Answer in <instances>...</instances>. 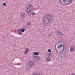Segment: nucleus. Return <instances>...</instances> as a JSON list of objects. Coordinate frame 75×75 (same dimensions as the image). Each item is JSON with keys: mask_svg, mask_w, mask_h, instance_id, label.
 Listing matches in <instances>:
<instances>
[{"mask_svg": "<svg viewBox=\"0 0 75 75\" xmlns=\"http://www.w3.org/2000/svg\"><path fill=\"white\" fill-rule=\"evenodd\" d=\"M10 31H11V32H13V30H11H11H10Z\"/></svg>", "mask_w": 75, "mask_h": 75, "instance_id": "nucleus-24", "label": "nucleus"}, {"mask_svg": "<svg viewBox=\"0 0 75 75\" xmlns=\"http://www.w3.org/2000/svg\"><path fill=\"white\" fill-rule=\"evenodd\" d=\"M59 46L60 47H62V45H60Z\"/></svg>", "mask_w": 75, "mask_h": 75, "instance_id": "nucleus-26", "label": "nucleus"}, {"mask_svg": "<svg viewBox=\"0 0 75 75\" xmlns=\"http://www.w3.org/2000/svg\"><path fill=\"white\" fill-rule=\"evenodd\" d=\"M59 1L60 4L65 5V0H59Z\"/></svg>", "mask_w": 75, "mask_h": 75, "instance_id": "nucleus-9", "label": "nucleus"}, {"mask_svg": "<svg viewBox=\"0 0 75 75\" xmlns=\"http://www.w3.org/2000/svg\"><path fill=\"white\" fill-rule=\"evenodd\" d=\"M58 43H59V42H57L56 43L55 46H56V45H57V44H58Z\"/></svg>", "mask_w": 75, "mask_h": 75, "instance_id": "nucleus-23", "label": "nucleus"}, {"mask_svg": "<svg viewBox=\"0 0 75 75\" xmlns=\"http://www.w3.org/2000/svg\"><path fill=\"white\" fill-rule=\"evenodd\" d=\"M3 5L4 6H6V3H4L3 4Z\"/></svg>", "mask_w": 75, "mask_h": 75, "instance_id": "nucleus-19", "label": "nucleus"}, {"mask_svg": "<svg viewBox=\"0 0 75 75\" xmlns=\"http://www.w3.org/2000/svg\"><path fill=\"white\" fill-rule=\"evenodd\" d=\"M33 6L32 5H28L26 8V11L29 14H30L31 13V11L33 10Z\"/></svg>", "mask_w": 75, "mask_h": 75, "instance_id": "nucleus-4", "label": "nucleus"}, {"mask_svg": "<svg viewBox=\"0 0 75 75\" xmlns=\"http://www.w3.org/2000/svg\"><path fill=\"white\" fill-rule=\"evenodd\" d=\"M24 28L25 29V30H27V28L25 27H24Z\"/></svg>", "mask_w": 75, "mask_h": 75, "instance_id": "nucleus-22", "label": "nucleus"}, {"mask_svg": "<svg viewBox=\"0 0 75 75\" xmlns=\"http://www.w3.org/2000/svg\"><path fill=\"white\" fill-rule=\"evenodd\" d=\"M18 65H21V63H19L18 64Z\"/></svg>", "mask_w": 75, "mask_h": 75, "instance_id": "nucleus-27", "label": "nucleus"}, {"mask_svg": "<svg viewBox=\"0 0 75 75\" xmlns=\"http://www.w3.org/2000/svg\"><path fill=\"white\" fill-rule=\"evenodd\" d=\"M33 54L35 55H36L34 56H33V59H34L35 61H40V60L41 59V58H40V57L37 56L39 55V53L38 52H33Z\"/></svg>", "mask_w": 75, "mask_h": 75, "instance_id": "nucleus-2", "label": "nucleus"}, {"mask_svg": "<svg viewBox=\"0 0 75 75\" xmlns=\"http://www.w3.org/2000/svg\"><path fill=\"white\" fill-rule=\"evenodd\" d=\"M57 34L58 38L61 35L62 37L65 35L64 34H62V33L61 32V31L59 30H58L57 31Z\"/></svg>", "mask_w": 75, "mask_h": 75, "instance_id": "nucleus-5", "label": "nucleus"}, {"mask_svg": "<svg viewBox=\"0 0 75 75\" xmlns=\"http://www.w3.org/2000/svg\"><path fill=\"white\" fill-rule=\"evenodd\" d=\"M66 44H67V42L64 41V42L63 43V47L62 48V49L60 50L61 52H62L65 49V46H64V45H65Z\"/></svg>", "mask_w": 75, "mask_h": 75, "instance_id": "nucleus-6", "label": "nucleus"}, {"mask_svg": "<svg viewBox=\"0 0 75 75\" xmlns=\"http://www.w3.org/2000/svg\"><path fill=\"white\" fill-rule=\"evenodd\" d=\"M64 27V30H66V28L64 27Z\"/></svg>", "mask_w": 75, "mask_h": 75, "instance_id": "nucleus-25", "label": "nucleus"}, {"mask_svg": "<svg viewBox=\"0 0 75 75\" xmlns=\"http://www.w3.org/2000/svg\"><path fill=\"white\" fill-rule=\"evenodd\" d=\"M52 32L50 33V34H49V37H51V36H52Z\"/></svg>", "mask_w": 75, "mask_h": 75, "instance_id": "nucleus-17", "label": "nucleus"}, {"mask_svg": "<svg viewBox=\"0 0 75 75\" xmlns=\"http://www.w3.org/2000/svg\"><path fill=\"white\" fill-rule=\"evenodd\" d=\"M55 49L57 52L58 51V50H59V46H55Z\"/></svg>", "mask_w": 75, "mask_h": 75, "instance_id": "nucleus-11", "label": "nucleus"}, {"mask_svg": "<svg viewBox=\"0 0 75 75\" xmlns=\"http://www.w3.org/2000/svg\"><path fill=\"white\" fill-rule=\"evenodd\" d=\"M35 13L34 12H33L32 14V15H35Z\"/></svg>", "mask_w": 75, "mask_h": 75, "instance_id": "nucleus-21", "label": "nucleus"}, {"mask_svg": "<svg viewBox=\"0 0 75 75\" xmlns=\"http://www.w3.org/2000/svg\"><path fill=\"white\" fill-rule=\"evenodd\" d=\"M25 16H26V15H25V14L24 13H21V20H22L23 18H25Z\"/></svg>", "mask_w": 75, "mask_h": 75, "instance_id": "nucleus-8", "label": "nucleus"}, {"mask_svg": "<svg viewBox=\"0 0 75 75\" xmlns=\"http://www.w3.org/2000/svg\"><path fill=\"white\" fill-rule=\"evenodd\" d=\"M25 51L24 52L25 55H26L28 54V52L29 51V49L28 48H26L25 49Z\"/></svg>", "mask_w": 75, "mask_h": 75, "instance_id": "nucleus-10", "label": "nucleus"}, {"mask_svg": "<svg viewBox=\"0 0 75 75\" xmlns=\"http://www.w3.org/2000/svg\"><path fill=\"white\" fill-rule=\"evenodd\" d=\"M28 25H31V23H30L28 22Z\"/></svg>", "mask_w": 75, "mask_h": 75, "instance_id": "nucleus-20", "label": "nucleus"}, {"mask_svg": "<svg viewBox=\"0 0 75 75\" xmlns=\"http://www.w3.org/2000/svg\"><path fill=\"white\" fill-rule=\"evenodd\" d=\"M53 21V16L47 14L42 19V23L45 25H48Z\"/></svg>", "mask_w": 75, "mask_h": 75, "instance_id": "nucleus-1", "label": "nucleus"}, {"mask_svg": "<svg viewBox=\"0 0 75 75\" xmlns=\"http://www.w3.org/2000/svg\"><path fill=\"white\" fill-rule=\"evenodd\" d=\"M75 51V48L74 47H70V51L71 52H73Z\"/></svg>", "mask_w": 75, "mask_h": 75, "instance_id": "nucleus-12", "label": "nucleus"}, {"mask_svg": "<svg viewBox=\"0 0 75 75\" xmlns=\"http://www.w3.org/2000/svg\"><path fill=\"white\" fill-rule=\"evenodd\" d=\"M51 58L49 57H48L46 58V61L47 62H50V61H51Z\"/></svg>", "mask_w": 75, "mask_h": 75, "instance_id": "nucleus-13", "label": "nucleus"}, {"mask_svg": "<svg viewBox=\"0 0 75 75\" xmlns=\"http://www.w3.org/2000/svg\"><path fill=\"white\" fill-rule=\"evenodd\" d=\"M20 29H18V33H19V34H20V35H22V33H21V31H20Z\"/></svg>", "mask_w": 75, "mask_h": 75, "instance_id": "nucleus-14", "label": "nucleus"}, {"mask_svg": "<svg viewBox=\"0 0 75 75\" xmlns=\"http://www.w3.org/2000/svg\"><path fill=\"white\" fill-rule=\"evenodd\" d=\"M35 65V63H34L33 62H30L28 63L27 65L26 66L25 69L27 71H28V69H30V68H31L32 67H33Z\"/></svg>", "mask_w": 75, "mask_h": 75, "instance_id": "nucleus-3", "label": "nucleus"}, {"mask_svg": "<svg viewBox=\"0 0 75 75\" xmlns=\"http://www.w3.org/2000/svg\"><path fill=\"white\" fill-rule=\"evenodd\" d=\"M20 31L21 32V33H24V31H25V29L22 28L21 29Z\"/></svg>", "mask_w": 75, "mask_h": 75, "instance_id": "nucleus-15", "label": "nucleus"}, {"mask_svg": "<svg viewBox=\"0 0 75 75\" xmlns=\"http://www.w3.org/2000/svg\"><path fill=\"white\" fill-rule=\"evenodd\" d=\"M51 49H48V52H49L50 53V52H51Z\"/></svg>", "mask_w": 75, "mask_h": 75, "instance_id": "nucleus-18", "label": "nucleus"}, {"mask_svg": "<svg viewBox=\"0 0 75 75\" xmlns=\"http://www.w3.org/2000/svg\"><path fill=\"white\" fill-rule=\"evenodd\" d=\"M73 2V0H65V5L70 4Z\"/></svg>", "mask_w": 75, "mask_h": 75, "instance_id": "nucleus-7", "label": "nucleus"}, {"mask_svg": "<svg viewBox=\"0 0 75 75\" xmlns=\"http://www.w3.org/2000/svg\"><path fill=\"white\" fill-rule=\"evenodd\" d=\"M51 55H52V53H50L48 54V56L49 57H50Z\"/></svg>", "mask_w": 75, "mask_h": 75, "instance_id": "nucleus-16", "label": "nucleus"}]
</instances>
